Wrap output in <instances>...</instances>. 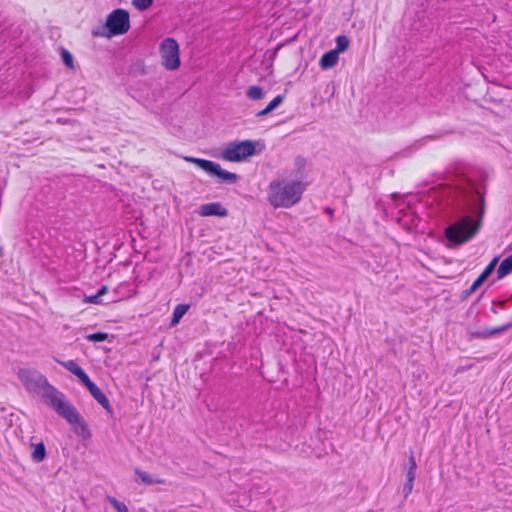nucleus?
I'll list each match as a JSON object with an SVG mask.
<instances>
[{
	"label": "nucleus",
	"mask_w": 512,
	"mask_h": 512,
	"mask_svg": "<svg viewBox=\"0 0 512 512\" xmlns=\"http://www.w3.org/2000/svg\"><path fill=\"white\" fill-rule=\"evenodd\" d=\"M510 327H512V322H507L506 324L496 327V328H484L482 330H478L476 332L472 333L473 337L476 338H488L492 335L498 334L500 332L508 330Z\"/></svg>",
	"instance_id": "11"
},
{
	"label": "nucleus",
	"mask_w": 512,
	"mask_h": 512,
	"mask_svg": "<svg viewBox=\"0 0 512 512\" xmlns=\"http://www.w3.org/2000/svg\"><path fill=\"white\" fill-rule=\"evenodd\" d=\"M35 381L28 390L42 391V397L46 403L72 427L75 434L87 440L91 437L90 429L77 409L66 401L65 395L51 385L47 378L42 375H35Z\"/></svg>",
	"instance_id": "1"
},
{
	"label": "nucleus",
	"mask_w": 512,
	"mask_h": 512,
	"mask_svg": "<svg viewBox=\"0 0 512 512\" xmlns=\"http://www.w3.org/2000/svg\"><path fill=\"white\" fill-rule=\"evenodd\" d=\"M154 0H132V5L139 11H145L153 5Z\"/></svg>",
	"instance_id": "22"
},
{
	"label": "nucleus",
	"mask_w": 512,
	"mask_h": 512,
	"mask_svg": "<svg viewBox=\"0 0 512 512\" xmlns=\"http://www.w3.org/2000/svg\"><path fill=\"white\" fill-rule=\"evenodd\" d=\"M189 309L187 304H178L173 311L171 326L178 324Z\"/></svg>",
	"instance_id": "16"
},
{
	"label": "nucleus",
	"mask_w": 512,
	"mask_h": 512,
	"mask_svg": "<svg viewBox=\"0 0 512 512\" xmlns=\"http://www.w3.org/2000/svg\"><path fill=\"white\" fill-rule=\"evenodd\" d=\"M349 46V39L345 35H339L336 38V48L335 51H338V53L344 52L347 50Z\"/></svg>",
	"instance_id": "20"
},
{
	"label": "nucleus",
	"mask_w": 512,
	"mask_h": 512,
	"mask_svg": "<svg viewBox=\"0 0 512 512\" xmlns=\"http://www.w3.org/2000/svg\"><path fill=\"white\" fill-rule=\"evenodd\" d=\"M76 377H78V379L83 385H85L91 380L83 369L76 375Z\"/></svg>",
	"instance_id": "30"
},
{
	"label": "nucleus",
	"mask_w": 512,
	"mask_h": 512,
	"mask_svg": "<svg viewBox=\"0 0 512 512\" xmlns=\"http://www.w3.org/2000/svg\"><path fill=\"white\" fill-rule=\"evenodd\" d=\"M339 60V53L335 50H330L322 55L319 61V65L323 70L334 67Z\"/></svg>",
	"instance_id": "10"
},
{
	"label": "nucleus",
	"mask_w": 512,
	"mask_h": 512,
	"mask_svg": "<svg viewBox=\"0 0 512 512\" xmlns=\"http://www.w3.org/2000/svg\"><path fill=\"white\" fill-rule=\"evenodd\" d=\"M255 143L251 140L235 141L227 145L223 158L231 162H241L255 154Z\"/></svg>",
	"instance_id": "6"
},
{
	"label": "nucleus",
	"mask_w": 512,
	"mask_h": 512,
	"mask_svg": "<svg viewBox=\"0 0 512 512\" xmlns=\"http://www.w3.org/2000/svg\"><path fill=\"white\" fill-rule=\"evenodd\" d=\"M512 272V255H508L497 269V277L499 279L507 276Z\"/></svg>",
	"instance_id": "13"
},
{
	"label": "nucleus",
	"mask_w": 512,
	"mask_h": 512,
	"mask_svg": "<svg viewBox=\"0 0 512 512\" xmlns=\"http://www.w3.org/2000/svg\"><path fill=\"white\" fill-rule=\"evenodd\" d=\"M108 501L117 510V512H129L126 504L118 501L115 497L108 496Z\"/></svg>",
	"instance_id": "24"
},
{
	"label": "nucleus",
	"mask_w": 512,
	"mask_h": 512,
	"mask_svg": "<svg viewBox=\"0 0 512 512\" xmlns=\"http://www.w3.org/2000/svg\"><path fill=\"white\" fill-rule=\"evenodd\" d=\"M162 65L167 70H176L180 66L179 45L173 38H166L160 45Z\"/></svg>",
	"instance_id": "7"
},
{
	"label": "nucleus",
	"mask_w": 512,
	"mask_h": 512,
	"mask_svg": "<svg viewBox=\"0 0 512 512\" xmlns=\"http://www.w3.org/2000/svg\"><path fill=\"white\" fill-rule=\"evenodd\" d=\"M403 470L405 474V481L402 486V494L406 499L412 493L416 478L417 463L413 451H410L408 462L403 465Z\"/></svg>",
	"instance_id": "8"
},
{
	"label": "nucleus",
	"mask_w": 512,
	"mask_h": 512,
	"mask_svg": "<svg viewBox=\"0 0 512 512\" xmlns=\"http://www.w3.org/2000/svg\"><path fill=\"white\" fill-rule=\"evenodd\" d=\"M40 373L36 371H30V370H21L19 372V378L23 382L24 386L28 389L32 386L33 382L35 381V375H39Z\"/></svg>",
	"instance_id": "17"
},
{
	"label": "nucleus",
	"mask_w": 512,
	"mask_h": 512,
	"mask_svg": "<svg viewBox=\"0 0 512 512\" xmlns=\"http://www.w3.org/2000/svg\"><path fill=\"white\" fill-rule=\"evenodd\" d=\"M57 362L61 366H63L65 369H67L69 372L74 374L75 376L82 370V368L74 360H68V361L57 360Z\"/></svg>",
	"instance_id": "19"
},
{
	"label": "nucleus",
	"mask_w": 512,
	"mask_h": 512,
	"mask_svg": "<svg viewBox=\"0 0 512 512\" xmlns=\"http://www.w3.org/2000/svg\"><path fill=\"white\" fill-rule=\"evenodd\" d=\"M135 474L142 480V482H144L147 485L163 484L164 483V480H162L158 477L152 476L149 473L142 471L140 469H136Z\"/></svg>",
	"instance_id": "14"
},
{
	"label": "nucleus",
	"mask_w": 512,
	"mask_h": 512,
	"mask_svg": "<svg viewBox=\"0 0 512 512\" xmlns=\"http://www.w3.org/2000/svg\"><path fill=\"white\" fill-rule=\"evenodd\" d=\"M31 457L36 463H40L46 458V448L43 442L34 445Z\"/></svg>",
	"instance_id": "15"
},
{
	"label": "nucleus",
	"mask_w": 512,
	"mask_h": 512,
	"mask_svg": "<svg viewBox=\"0 0 512 512\" xmlns=\"http://www.w3.org/2000/svg\"><path fill=\"white\" fill-rule=\"evenodd\" d=\"M61 57L63 63L70 69H74V58L73 55L65 48L61 49Z\"/></svg>",
	"instance_id": "21"
},
{
	"label": "nucleus",
	"mask_w": 512,
	"mask_h": 512,
	"mask_svg": "<svg viewBox=\"0 0 512 512\" xmlns=\"http://www.w3.org/2000/svg\"><path fill=\"white\" fill-rule=\"evenodd\" d=\"M472 188L474 189L475 194L480 196V200L483 202V195L485 194V187L482 186V185H475V184H473Z\"/></svg>",
	"instance_id": "29"
},
{
	"label": "nucleus",
	"mask_w": 512,
	"mask_h": 512,
	"mask_svg": "<svg viewBox=\"0 0 512 512\" xmlns=\"http://www.w3.org/2000/svg\"><path fill=\"white\" fill-rule=\"evenodd\" d=\"M481 219L473 220L470 216H465L445 230V236L452 246H459L472 239L479 231Z\"/></svg>",
	"instance_id": "4"
},
{
	"label": "nucleus",
	"mask_w": 512,
	"mask_h": 512,
	"mask_svg": "<svg viewBox=\"0 0 512 512\" xmlns=\"http://www.w3.org/2000/svg\"><path fill=\"white\" fill-rule=\"evenodd\" d=\"M285 99V96L284 95H278L276 96L267 106V111L266 112H272L273 110H275L279 105H281L283 103Z\"/></svg>",
	"instance_id": "26"
},
{
	"label": "nucleus",
	"mask_w": 512,
	"mask_h": 512,
	"mask_svg": "<svg viewBox=\"0 0 512 512\" xmlns=\"http://www.w3.org/2000/svg\"><path fill=\"white\" fill-rule=\"evenodd\" d=\"M88 391L90 392V394H94L96 391H98L100 388L93 382V381H89L88 383H86L84 385Z\"/></svg>",
	"instance_id": "32"
},
{
	"label": "nucleus",
	"mask_w": 512,
	"mask_h": 512,
	"mask_svg": "<svg viewBox=\"0 0 512 512\" xmlns=\"http://www.w3.org/2000/svg\"><path fill=\"white\" fill-rule=\"evenodd\" d=\"M493 266L487 265L483 272L478 276L484 282L488 279V277L493 273Z\"/></svg>",
	"instance_id": "28"
},
{
	"label": "nucleus",
	"mask_w": 512,
	"mask_h": 512,
	"mask_svg": "<svg viewBox=\"0 0 512 512\" xmlns=\"http://www.w3.org/2000/svg\"><path fill=\"white\" fill-rule=\"evenodd\" d=\"M484 281L480 279L479 277L473 282V284L470 286L469 289L463 291L462 298H468L470 295H472L482 284Z\"/></svg>",
	"instance_id": "23"
},
{
	"label": "nucleus",
	"mask_w": 512,
	"mask_h": 512,
	"mask_svg": "<svg viewBox=\"0 0 512 512\" xmlns=\"http://www.w3.org/2000/svg\"><path fill=\"white\" fill-rule=\"evenodd\" d=\"M498 261H499V258H498V257H495V258H493V259L491 260V262H490L488 265H492V266H493V270H495V267H496V265H497Z\"/></svg>",
	"instance_id": "37"
},
{
	"label": "nucleus",
	"mask_w": 512,
	"mask_h": 512,
	"mask_svg": "<svg viewBox=\"0 0 512 512\" xmlns=\"http://www.w3.org/2000/svg\"><path fill=\"white\" fill-rule=\"evenodd\" d=\"M267 111V108L265 107L263 110L259 111L256 116L257 117H263V116H266L267 114H269L270 112H266Z\"/></svg>",
	"instance_id": "36"
},
{
	"label": "nucleus",
	"mask_w": 512,
	"mask_h": 512,
	"mask_svg": "<svg viewBox=\"0 0 512 512\" xmlns=\"http://www.w3.org/2000/svg\"><path fill=\"white\" fill-rule=\"evenodd\" d=\"M88 391L90 392V394H94L96 391H98L100 388L93 382V381H89L88 383H86L84 385Z\"/></svg>",
	"instance_id": "33"
},
{
	"label": "nucleus",
	"mask_w": 512,
	"mask_h": 512,
	"mask_svg": "<svg viewBox=\"0 0 512 512\" xmlns=\"http://www.w3.org/2000/svg\"><path fill=\"white\" fill-rule=\"evenodd\" d=\"M246 95L251 100H260L265 96V92L260 86H250Z\"/></svg>",
	"instance_id": "18"
},
{
	"label": "nucleus",
	"mask_w": 512,
	"mask_h": 512,
	"mask_svg": "<svg viewBox=\"0 0 512 512\" xmlns=\"http://www.w3.org/2000/svg\"><path fill=\"white\" fill-rule=\"evenodd\" d=\"M325 212L329 213V214H333V210L329 207L325 209Z\"/></svg>",
	"instance_id": "39"
},
{
	"label": "nucleus",
	"mask_w": 512,
	"mask_h": 512,
	"mask_svg": "<svg viewBox=\"0 0 512 512\" xmlns=\"http://www.w3.org/2000/svg\"><path fill=\"white\" fill-rule=\"evenodd\" d=\"M304 191L301 181L274 180L269 184L267 199L274 208H290L301 200Z\"/></svg>",
	"instance_id": "2"
},
{
	"label": "nucleus",
	"mask_w": 512,
	"mask_h": 512,
	"mask_svg": "<svg viewBox=\"0 0 512 512\" xmlns=\"http://www.w3.org/2000/svg\"><path fill=\"white\" fill-rule=\"evenodd\" d=\"M199 214L203 217H226L228 215V210L220 202H211L201 205Z\"/></svg>",
	"instance_id": "9"
},
{
	"label": "nucleus",
	"mask_w": 512,
	"mask_h": 512,
	"mask_svg": "<svg viewBox=\"0 0 512 512\" xmlns=\"http://www.w3.org/2000/svg\"><path fill=\"white\" fill-rule=\"evenodd\" d=\"M130 29V16L124 9L113 10L106 18L103 26L92 30L93 37L112 38L113 36L123 35Z\"/></svg>",
	"instance_id": "3"
},
{
	"label": "nucleus",
	"mask_w": 512,
	"mask_h": 512,
	"mask_svg": "<svg viewBox=\"0 0 512 512\" xmlns=\"http://www.w3.org/2000/svg\"><path fill=\"white\" fill-rule=\"evenodd\" d=\"M86 338L91 342H102L108 338V334L104 332H96L93 334H89Z\"/></svg>",
	"instance_id": "27"
},
{
	"label": "nucleus",
	"mask_w": 512,
	"mask_h": 512,
	"mask_svg": "<svg viewBox=\"0 0 512 512\" xmlns=\"http://www.w3.org/2000/svg\"><path fill=\"white\" fill-rule=\"evenodd\" d=\"M305 168H306V159L301 156H297L295 158V169L297 171V175L302 177L304 174Z\"/></svg>",
	"instance_id": "25"
},
{
	"label": "nucleus",
	"mask_w": 512,
	"mask_h": 512,
	"mask_svg": "<svg viewBox=\"0 0 512 512\" xmlns=\"http://www.w3.org/2000/svg\"><path fill=\"white\" fill-rule=\"evenodd\" d=\"M92 397L105 409L108 414H113V408L110 404V401L101 389L92 394Z\"/></svg>",
	"instance_id": "12"
},
{
	"label": "nucleus",
	"mask_w": 512,
	"mask_h": 512,
	"mask_svg": "<svg viewBox=\"0 0 512 512\" xmlns=\"http://www.w3.org/2000/svg\"><path fill=\"white\" fill-rule=\"evenodd\" d=\"M86 302L87 303H92V304H102L103 303L101 297L98 296L97 293L95 295L87 297L86 298Z\"/></svg>",
	"instance_id": "31"
},
{
	"label": "nucleus",
	"mask_w": 512,
	"mask_h": 512,
	"mask_svg": "<svg viewBox=\"0 0 512 512\" xmlns=\"http://www.w3.org/2000/svg\"><path fill=\"white\" fill-rule=\"evenodd\" d=\"M113 293L115 294V296L109 302H115V301H117L119 299L118 296H117V289H115L113 291Z\"/></svg>",
	"instance_id": "38"
},
{
	"label": "nucleus",
	"mask_w": 512,
	"mask_h": 512,
	"mask_svg": "<svg viewBox=\"0 0 512 512\" xmlns=\"http://www.w3.org/2000/svg\"><path fill=\"white\" fill-rule=\"evenodd\" d=\"M134 69H135V70H137V72H138L140 75H145V74H147L146 67H145V65H144L142 62H140V63H138L137 65H135Z\"/></svg>",
	"instance_id": "34"
},
{
	"label": "nucleus",
	"mask_w": 512,
	"mask_h": 512,
	"mask_svg": "<svg viewBox=\"0 0 512 512\" xmlns=\"http://www.w3.org/2000/svg\"><path fill=\"white\" fill-rule=\"evenodd\" d=\"M107 291H108V287L104 285L98 290L97 294H98V296L102 297L103 295H105L107 293Z\"/></svg>",
	"instance_id": "35"
},
{
	"label": "nucleus",
	"mask_w": 512,
	"mask_h": 512,
	"mask_svg": "<svg viewBox=\"0 0 512 512\" xmlns=\"http://www.w3.org/2000/svg\"><path fill=\"white\" fill-rule=\"evenodd\" d=\"M183 159L189 163L197 165L210 176L218 177L220 183H235L239 179L237 174L222 169L220 164L214 161L196 158L193 156H185Z\"/></svg>",
	"instance_id": "5"
}]
</instances>
